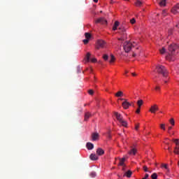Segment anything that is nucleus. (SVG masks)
<instances>
[{
	"mask_svg": "<svg viewBox=\"0 0 179 179\" xmlns=\"http://www.w3.org/2000/svg\"><path fill=\"white\" fill-rule=\"evenodd\" d=\"M93 1L95 2V3H97L99 2V0H93Z\"/></svg>",
	"mask_w": 179,
	"mask_h": 179,
	"instance_id": "nucleus-51",
	"label": "nucleus"
},
{
	"mask_svg": "<svg viewBox=\"0 0 179 179\" xmlns=\"http://www.w3.org/2000/svg\"><path fill=\"white\" fill-rule=\"evenodd\" d=\"M88 93H89V94H93V93H94V92H93V90H90L89 91H88Z\"/></svg>",
	"mask_w": 179,
	"mask_h": 179,
	"instance_id": "nucleus-44",
	"label": "nucleus"
},
{
	"mask_svg": "<svg viewBox=\"0 0 179 179\" xmlns=\"http://www.w3.org/2000/svg\"><path fill=\"white\" fill-rule=\"evenodd\" d=\"M85 38H87V40H90L92 35L90 34V33L86 32L85 34Z\"/></svg>",
	"mask_w": 179,
	"mask_h": 179,
	"instance_id": "nucleus-25",
	"label": "nucleus"
},
{
	"mask_svg": "<svg viewBox=\"0 0 179 179\" xmlns=\"http://www.w3.org/2000/svg\"><path fill=\"white\" fill-rule=\"evenodd\" d=\"M170 124L172 125V127H174V125L176 124V122H174V119L171 118L169 120Z\"/></svg>",
	"mask_w": 179,
	"mask_h": 179,
	"instance_id": "nucleus-29",
	"label": "nucleus"
},
{
	"mask_svg": "<svg viewBox=\"0 0 179 179\" xmlns=\"http://www.w3.org/2000/svg\"><path fill=\"white\" fill-rule=\"evenodd\" d=\"M90 117H92V114H90L89 112L85 113L84 120L87 121Z\"/></svg>",
	"mask_w": 179,
	"mask_h": 179,
	"instance_id": "nucleus-22",
	"label": "nucleus"
},
{
	"mask_svg": "<svg viewBox=\"0 0 179 179\" xmlns=\"http://www.w3.org/2000/svg\"><path fill=\"white\" fill-rule=\"evenodd\" d=\"M111 62H113V55H110V63L111 64Z\"/></svg>",
	"mask_w": 179,
	"mask_h": 179,
	"instance_id": "nucleus-48",
	"label": "nucleus"
},
{
	"mask_svg": "<svg viewBox=\"0 0 179 179\" xmlns=\"http://www.w3.org/2000/svg\"><path fill=\"white\" fill-rule=\"evenodd\" d=\"M156 71L157 73L162 75L163 78H167V76H169V72H167V69H166V67L164 66L157 65L156 67Z\"/></svg>",
	"mask_w": 179,
	"mask_h": 179,
	"instance_id": "nucleus-2",
	"label": "nucleus"
},
{
	"mask_svg": "<svg viewBox=\"0 0 179 179\" xmlns=\"http://www.w3.org/2000/svg\"><path fill=\"white\" fill-rule=\"evenodd\" d=\"M171 13H173V15H178L179 3H177L175 6H173V8L171 9Z\"/></svg>",
	"mask_w": 179,
	"mask_h": 179,
	"instance_id": "nucleus-9",
	"label": "nucleus"
},
{
	"mask_svg": "<svg viewBox=\"0 0 179 179\" xmlns=\"http://www.w3.org/2000/svg\"><path fill=\"white\" fill-rule=\"evenodd\" d=\"M90 159H91V160H97L99 159V157H97V155H96L95 154H91L90 156Z\"/></svg>",
	"mask_w": 179,
	"mask_h": 179,
	"instance_id": "nucleus-21",
	"label": "nucleus"
},
{
	"mask_svg": "<svg viewBox=\"0 0 179 179\" xmlns=\"http://www.w3.org/2000/svg\"><path fill=\"white\" fill-rule=\"evenodd\" d=\"M136 131H138L139 129V124H135V127H134Z\"/></svg>",
	"mask_w": 179,
	"mask_h": 179,
	"instance_id": "nucleus-39",
	"label": "nucleus"
},
{
	"mask_svg": "<svg viewBox=\"0 0 179 179\" xmlns=\"http://www.w3.org/2000/svg\"><path fill=\"white\" fill-rule=\"evenodd\" d=\"M91 62H97V59L96 58L91 59Z\"/></svg>",
	"mask_w": 179,
	"mask_h": 179,
	"instance_id": "nucleus-42",
	"label": "nucleus"
},
{
	"mask_svg": "<svg viewBox=\"0 0 179 179\" xmlns=\"http://www.w3.org/2000/svg\"><path fill=\"white\" fill-rule=\"evenodd\" d=\"M162 169H165V170H169V164H161Z\"/></svg>",
	"mask_w": 179,
	"mask_h": 179,
	"instance_id": "nucleus-24",
	"label": "nucleus"
},
{
	"mask_svg": "<svg viewBox=\"0 0 179 179\" xmlns=\"http://www.w3.org/2000/svg\"><path fill=\"white\" fill-rule=\"evenodd\" d=\"M96 155H98V156H103V155H104V150L101 148H98L96 150Z\"/></svg>",
	"mask_w": 179,
	"mask_h": 179,
	"instance_id": "nucleus-14",
	"label": "nucleus"
},
{
	"mask_svg": "<svg viewBox=\"0 0 179 179\" xmlns=\"http://www.w3.org/2000/svg\"><path fill=\"white\" fill-rule=\"evenodd\" d=\"M161 54H166V48H162V50H159Z\"/></svg>",
	"mask_w": 179,
	"mask_h": 179,
	"instance_id": "nucleus-34",
	"label": "nucleus"
},
{
	"mask_svg": "<svg viewBox=\"0 0 179 179\" xmlns=\"http://www.w3.org/2000/svg\"><path fill=\"white\" fill-rule=\"evenodd\" d=\"M107 43L103 40H98L96 45V50H100V48H106Z\"/></svg>",
	"mask_w": 179,
	"mask_h": 179,
	"instance_id": "nucleus-6",
	"label": "nucleus"
},
{
	"mask_svg": "<svg viewBox=\"0 0 179 179\" xmlns=\"http://www.w3.org/2000/svg\"><path fill=\"white\" fill-rule=\"evenodd\" d=\"M171 129H173V127H168L169 132H170V131H171Z\"/></svg>",
	"mask_w": 179,
	"mask_h": 179,
	"instance_id": "nucleus-49",
	"label": "nucleus"
},
{
	"mask_svg": "<svg viewBox=\"0 0 179 179\" xmlns=\"http://www.w3.org/2000/svg\"><path fill=\"white\" fill-rule=\"evenodd\" d=\"M128 154L130 156H135V155H136V149L132 148L130 151L128 152Z\"/></svg>",
	"mask_w": 179,
	"mask_h": 179,
	"instance_id": "nucleus-19",
	"label": "nucleus"
},
{
	"mask_svg": "<svg viewBox=\"0 0 179 179\" xmlns=\"http://www.w3.org/2000/svg\"><path fill=\"white\" fill-rule=\"evenodd\" d=\"M103 59H104V61H107L108 59V55H103Z\"/></svg>",
	"mask_w": 179,
	"mask_h": 179,
	"instance_id": "nucleus-36",
	"label": "nucleus"
},
{
	"mask_svg": "<svg viewBox=\"0 0 179 179\" xmlns=\"http://www.w3.org/2000/svg\"><path fill=\"white\" fill-rule=\"evenodd\" d=\"M119 100H121L122 101V106L123 107L124 110H128V108L131 107V103L128 101V99L121 98V99H119Z\"/></svg>",
	"mask_w": 179,
	"mask_h": 179,
	"instance_id": "nucleus-4",
	"label": "nucleus"
},
{
	"mask_svg": "<svg viewBox=\"0 0 179 179\" xmlns=\"http://www.w3.org/2000/svg\"><path fill=\"white\" fill-rule=\"evenodd\" d=\"M120 26H121V24H120V22L119 21H115L113 26V31H115V30H118V27H120Z\"/></svg>",
	"mask_w": 179,
	"mask_h": 179,
	"instance_id": "nucleus-11",
	"label": "nucleus"
},
{
	"mask_svg": "<svg viewBox=\"0 0 179 179\" xmlns=\"http://www.w3.org/2000/svg\"><path fill=\"white\" fill-rule=\"evenodd\" d=\"M132 176V171H127L124 174V177H127V178H131V176Z\"/></svg>",
	"mask_w": 179,
	"mask_h": 179,
	"instance_id": "nucleus-20",
	"label": "nucleus"
},
{
	"mask_svg": "<svg viewBox=\"0 0 179 179\" xmlns=\"http://www.w3.org/2000/svg\"><path fill=\"white\" fill-rule=\"evenodd\" d=\"M144 178H145V179H148V178H149V174H145V177H144Z\"/></svg>",
	"mask_w": 179,
	"mask_h": 179,
	"instance_id": "nucleus-47",
	"label": "nucleus"
},
{
	"mask_svg": "<svg viewBox=\"0 0 179 179\" xmlns=\"http://www.w3.org/2000/svg\"><path fill=\"white\" fill-rule=\"evenodd\" d=\"M149 111L152 114H156V112L159 111V106H157V104L152 105L150 108V110H149Z\"/></svg>",
	"mask_w": 179,
	"mask_h": 179,
	"instance_id": "nucleus-8",
	"label": "nucleus"
},
{
	"mask_svg": "<svg viewBox=\"0 0 179 179\" xmlns=\"http://www.w3.org/2000/svg\"><path fill=\"white\" fill-rule=\"evenodd\" d=\"M168 50H169V52L173 54L174 52V51H176V50H178V45H177L176 43H172L169 46Z\"/></svg>",
	"mask_w": 179,
	"mask_h": 179,
	"instance_id": "nucleus-7",
	"label": "nucleus"
},
{
	"mask_svg": "<svg viewBox=\"0 0 179 179\" xmlns=\"http://www.w3.org/2000/svg\"><path fill=\"white\" fill-rule=\"evenodd\" d=\"M155 90H157V91L160 90V87L156 86V87H155Z\"/></svg>",
	"mask_w": 179,
	"mask_h": 179,
	"instance_id": "nucleus-46",
	"label": "nucleus"
},
{
	"mask_svg": "<svg viewBox=\"0 0 179 179\" xmlns=\"http://www.w3.org/2000/svg\"><path fill=\"white\" fill-rule=\"evenodd\" d=\"M143 3V0H136V2L134 3V5L136 6H142V4Z\"/></svg>",
	"mask_w": 179,
	"mask_h": 179,
	"instance_id": "nucleus-17",
	"label": "nucleus"
},
{
	"mask_svg": "<svg viewBox=\"0 0 179 179\" xmlns=\"http://www.w3.org/2000/svg\"><path fill=\"white\" fill-rule=\"evenodd\" d=\"M107 137L109 138V139H111V129H110V130L107 132Z\"/></svg>",
	"mask_w": 179,
	"mask_h": 179,
	"instance_id": "nucleus-32",
	"label": "nucleus"
},
{
	"mask_svg": "<svg viewBox=\"0 0 179 179\" xmlns=\"http://www.w3.org/2000/svg\"><path fill=\"white\" fill-rule=\"evenodd\" d=\"M124 1H129V0H124Z\"/></svg>",
	"mask_w": 179,
	"mask_h": 179,
	"instance_id": "nucleus-58",
	"label": "nucleus"
},
{
	"mask_svg": "<svg viewBox=\"0 0 179 179\" xmlns=\"http://www.w3.org/2000/svg\"><path fill=\"white\" fill-rule=\"evenodd\" d=\"M136 45V43H131L126 41L124 43L123 48L125 51V52H129L131 50H132V47H135Z\"/></svg>",
	"mask_w": 179,
	"mask_h": 179,
	"instance_id": "nucleus-3",
	"label": "nucleus"
},
{
	"mask_svg": "<svg viewBox=\"0 0 179 179\" xmlns=\"http://www.w3.org/2000/svg\"><path fill=\"white\" fill-rule=\"evenodd\" d=\"M137 104L138 106V108H141V107H142V104H143V100L140 99L137 101Z\"/></svg>",
	"mask_w": 179,
	"mask_h": 179,
	"instance_id": "nucleus-23",
	"label": "nucleus"
},
{
	"mask_svg": "<svg viewBox=\"0 0 179 179\" xmlns=\"http://www.w3.org/2000/svg\"><path fill=\"white\" fill-rule=\"evenodd\" d=\"M85 59L87 62H89L90 61V52L87 53Z\"/></svg>",
	"mask_w": 179,
	"mask_h": 179,
	"instance_id": "nucleus-27",
	"label": "nucleus"
},
{
	"mask_svg": "<svg viewBox=\"0 0 179 179\" xmlns=\"http://www.w3.org/2000/svg\"><path fill=\"white\" fill-rule=\"evenodd\" d=\"M119 40H124L122 38H119Z\"/></svg>",
	"mask_w": 179,
	"mask_h": 179,
	"instance_id": "nucleus-54",
	"label": "nucleus"
},
{
	"mask_svg": "<svg viewBox=\"0 0 179 179\" xmlns=\"http://www.w3.org/2000/svg\"><path fill=\"white\" fill-rule=\"evenodd\" d=\"M162 15L163 16H167V11L166 10H162Z\"/></svg>",
	"mask_w": 179,
	"mask_h": 179,
	"instance_id": "nucleus-40",
	"label": "nucleus"
},
{
	"mask_svg": "<svg viewBox=\"0 0 179 179\" xmlns=\"http://www.w3.org/2000/svg\"><path fill=\"white\" fill-rule=\"evenodd\" d=\"M136 22V20H135V18H133V19H131V20H130V23H131V24H135Z\"/></svg>",
	"mask_w": 179,
	"mask_h": 179,
	"instance_id": "nucleus-37",
	"label": "nucleus"
},
{
	"mask_svg": "<svg viewBox=\"0 0 179 179\" xmlns=\"http://www.w3.org/2000/svg\"><path fill=\"white\" fill-rule=\"evenodd\" d=\"M173 152L175 153V155H179L178 147L175 148V150L173 151Z\"/></svg>",
	"mask_w": 179,
	"mask_h": 179,
	"instance_id": "nucleus-33",
	"label": "nucleus"
},
{
	"mask_svg": "<svg viewBox=\"0 0 179 179\" xmlns=\"http://www.w3.org/2000/svg\"><path fill=\"white\" fill-rule=\"evenodd\" d=\"M128 29H129V26L125 24H120L118 27V30H120V31L122 33L124 36H127V30H128Z\"/></svg>",
	"mask_w": 179,
	"mask_h": 179,
	"instance_id": "nucleus-5",
	"label": "nucleus"
},
{
	"mask_svg": "<svg viewBox=\"0 0 179 179\" xmlns=\"http://www.w3.org/2000/svg\"><path fill=\"white\" fill-rule=\"evenodd\" d=\"M166 145H169V143H166Z\"/></svg>",
	"mask_w": 179,
	"mask_h": 179,
	"instance_id": "nucleus-57",
	"label": "nucleus"
},
{
	"mask_svg": "<svg viewBox=\"0 0 179 179\" xmlns=\"http://www.w3.org/2000/svg\"><path fill=\"white\" fill-rule=\"evenodd\" d=\"M143 170H144V171H145V173H148V166H143Z\"/></svg>",
	"mask_w": 179,
	"mask_h": 179,
	"instance_id": "nucleus-43",
	"label": "nucleus"
},
{
	"mask_svg": "<svg viewBox=\"0 0 179 179\" xmlns=\"http://www.w3.org/2000/svg\"><path fill=\"white\" fill-rule=\"evenodd\" d=\"M131 75H132V76H136V73H132Z\"/></svg>",
	"mask_w": 179,
	"mask_h": 179,
	"instance_id": "nucleus-50",
	"label": "nucleus"
},
{
	"mask_svg": "<svg viewBox=\"0 0 179 179\" xmlns=\"http://www.w3.org/2000/svg\"><path fill=\"white\" fill-rule=\"evenodd\" d=\"M114 116L118 120L120 124H121L122 127H128V122L124 120V117H122V115H121V113L115 111L114 112Z\"/></svg>",
	"mask_w": 179,
	"mask_h": 179,
	"instance_id": "nucleus-1",
	"label": "nucleus"
},
{
	"mask_svg": "<svg viewBox=\"0 0 179 179\" xmlns=\"http://www.w3.org/2000/svg\"><path fill=\"white\" fill-rule=\"evenodd\" d=\"M173 141L174 142V143H176V145H179V139L178 138L173 139Z\"/></svg>",
	"mask_w": 179,
	"mask_h": 179,
	"instance_id": "nucleus-35",
	"label": "nucleus"
},
{
	"mask_svg": "<svg viewBox=\"0 0 179 179\" xmlns=\"http://www.w3.org/2000/svg\"><path fill=\"white\" fill-rule=\"evenodd\" d=\"M86 147L88 150H92V149H94V145H93V143H87Z\"/></svg>",
	"mask_w": 179,
	"mask_h": 179,
	"instance_id": "nucleus-15",
	"label": "nucleus"
},
{
	"mask_svg": "<svg viewBox=\"0 0 179 179\" xmlns=\"http://www.w3.org/2000/svg\"><path fill=\"white\" fill-rule=\"evenodd\" d=\"M100 13H103V11H100Z\"/></svg>",
	"mask_w": 179,
	"mask_h": 179,
	"instance_id": "nucleus-55",
	"label": "nucleus"
},
{
	"mask_svg": "<svg viewBox=\"0 0 179 179\" xmlns=\"http://www.w3.org/2000/svg\"><path fill=\"white\" fill-rule=\"evenodd\" d=\"M164 78H165V79L163 80L164 83H167L169 82V78H167V76L166 77H164Z\"/></svg>",
	"mask_w": 179,
	"mask_h": 179,
	"instance_id": "nucleus-38",
	"label": "nucleus"
},
{
	"mask_svg": "<svg viewBox=\"0 0 179 179\" xmlns=\"http://www.w3.org/2000/svg\"><path fill=\"white\" fill-rule=\"evenodd\" d=\"M122 170H123V171H125V166H124V167L122 168Z\"/></svg>",
	"mask_w": 179,
	"mask_h": 179,
	"instance_id": "nucleus-53",
	"label": "nucleus"
},
{
	"mask_svg": "<svg viewBox=\"0 0 179 179\" xmlns=\"http://www.w3.org/2000/svg\"><path fill=\"white\" fill-rule=\"evenodd\" d=\"M168 150H169V152H171V150L170 147L168 148Z\"/></svg>",
	"mask_w": 179,
	"mask_h": 179,
	"instance_id": "nucleus-52",
	"label": "nucleus"
},
{
	"mask_svg": "<svg viewBox=\"0 0 179 179\" xmlns=\"http://www.w3.org/2000/svg\"><path fill=\"white\" fill-rule=\"evenodd\" d=\"M115 97H124V92L122 91H118L117 92L115 93Z\"/></svg>",
	"mask_w": 179,
	"mask_h": 179,
	"instance_id": "nucleus-16",
	"label": "nucleus"
},
{
	"mask_svg": "<svg viewBox=\"0 0 179 179\" xmlns=\"http://www.w3.org/2000/svg\"><path fill=\"white\" fill-rule=\"evenodd\" d=\"M136 113L137 114H139V113H141V108H138L136 110Z\"/></svg>",
	"mask_w": 179,
	"mask_h": 179,
	"instance_id": "nucleus-45",
	"label": "nucleus"
},
{
	"mask_svg": "<svg viewBox=\"0 0 179 179\" xmlns=\"http://www.w3.org/2000/svg\"><path fill=\"white\" fill-rule=\"evenodd\" d=\"M89 41H90V39H84L83 41V43H84V44H87L88 43H89Z\"/></svg>",
	"mask_w": 179,
	"mask_h": 179,
	"instance_id": "nucleus-41",
	"label": "nucleus"
},
{
	"mask_svg": "<svg viewBox=\"0 0 179 179\" xmlns=\"http://www.w3.org/2000/svg\"><path fill=\"white\" fill-rule=\"evenodd\" d=\"M128 155H125L120 160V166H125L124 163H125V160L128 159Z\"/></svg>",
	"mask_w": 179,
	"mask_h": 179,
	"instance_id": "nucleus-12",
	"label": "nucleus"
},
{
	"mask_svg": "<svg viewBox=\"0 0 179 179\" xmlns=\"http://www.w3.org/2000/svg\"><path fill=\"white\" fill-rule=\"evenodd\" d=\"M99 133L95 132L92 134V141H99Z\"/></svg>",
	"mask_w": 179,
	"mask_h": 179,
	"instance_id": "nucleus-13",
	"label": "nucleus"
},
{
	"mask_svg": "<svg viewBox=\"0 0 179 179\" xmlns=\"http://www.w3.org/2000/svg\"><path fill=\"white\" fill-rule=\"evenodd\" d=\"M159 6H166V0H161L159 2Z\"/></svg>",
	"mask_w": 179,
	"mask_h": 179,
	"instance_id": "nucleus-26",
	"label": "nucleus"
},
{
	"mask_svg": "<svg viewBox=\"0 0 179 179\" xmlns=\"http://www.w3.org/2000/svg\"><path fill=\"white\" fill-rule=\"evenodd\" d=\"M125 73H128V71H126Z\"/></svg>",
	"mask_w": 179,
	"mask_h": 179,
	"instance_id": "nucleus-56",
	"label": "nucleus"
},
{
	"mask_svg": "<svg viewBox=\"0 0 179 179\" xmlns=\"http://www.w3.org/2000/svg\"><path fill=\"white\" fill-rule=\"evenodd\" d=\"M90 176L92 178H94L96 177V176H97V174L96 173V172L92 171L90 173Z\"/></svg>",
	"mask_w": 179,
	"mask_h": 179,
	"instance_id": "nucleus-28",
	"label": "nucleus"
},
{
	"mask_svg": "<svg viewBox=\"0 0 179 179\" xmlns=\"http://www.w3.org/2000/svg\"><path fill=\"white\" fill-rule=\"evenodd\" d=\"M161 129H163V131H166V124H160Z\"/></svg>",
	"mask_w": 179,
	"mask_h": 179,
	"instance_id": "nucleus-31",
	"label": "nucleus"
},
{
	"mask_svg": "<svg viewBox=\"0 0 179 179\" xmlns=\"http://www.w3.org/2000/svg\"><path fill=\"white\" fill-rule=\"evenodd\" d=\"M141 55V49L138 48L135 50L134 53L133 54V57H139Z\"/></svg>",
	"mask_w": 179,
	"mask_h": 179,
	"instance_id": "nucleus-18",
	"label": "nucleus"
},
{
	"mask_svg": "<svg viewBox=\"0 0 179 179\" xmlns=\"http://www.w3.org/2000/svg\"><path fill=\"white\" fill-rule=\"evenodd\" d=\"M151 178L157 179V173H152L151 176Z\"/></svg>",
	"mask_w": 179,
	"mask_h": 179,
	"instance_id": "nucleus-30",
	"label": "nucleus"
},
{
	"mask_svg": "<svg viewBox=\"0 0 179 179\" xmlns=\"http://www.w3.org/2000/svg\"><path fill=\"white\" fill-rule=\"evenodd\" d=\"M95 23H100V24H107V20L104 19V17H100L95 20Z\"/></svg>",
	"mask_w": 179,
	"mask_h": 179,
	"instance_id": "nucleus-10",
	"label": "nucleus"
}]
</instances>
